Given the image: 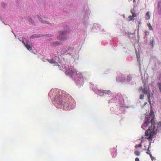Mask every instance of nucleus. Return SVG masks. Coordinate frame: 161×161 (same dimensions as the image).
I'll list each match as a JSON object with an SVG mask.
<instances>
[{"label": "nucleus", "mask_w": 161, "mask_h": 161, "mask_svg": "<svg viewBox=\"0 0 161 161\" xmlns=\"http://www.w3.org/2000/svg\"><path fill=\"white\" fill-rule=\"evenodd\" d=\"M55 100L58 108L69 110L74 108L75 103L74 100L70 97H63L61 95L56 96Z\"/></svg>", "instance_id": "nucleus-1"}, {"label": "nucleus", "mask_w": 161, "mask_h": 161, "mask_svg": "<svg viewBox=\"0 0 161 161\" xmlns=\"http://www.w3.org/2000/svg\"><path fill=\"white\" fill-rule=\"evenodd\" d=\"M155 118L152 115H150L147 117V120L144 122L141 127L143 129H146V127L149 124L151 123L152 126L150 127L145 132V135L147 136L145 138L147 139L149 141H151L152 140L153 136L157 134V129L154 126Z\"/></svg>", "instance_id": "nucleus-2"}, {"label": "nucleus", "mask_w": 161, "mask_h": 161, "mask_svg": "<svg viewBox=\"0 0 161 161\" xmlns=\"http://www.w3.org/2000/svg\"><path fill=\"white\" fill-rule=\"evenodd\" d=\"M68 32V31H60L58 36H57V39L60 41H64L67 38V34Z\"/></svg>", "instance_id": "nucleus-3"}, {"label": "nucleus", "mask_w": 161, "mask_h": 161, "mask_svg": "<svg viewBox=\"0 0 161 161\" xmlns=\"http://www.w3.org/2000/svg\"><path fill=\"white\" fill-rule=\"evenodd\" d=\"M77 72L76 70L74 69L72 67H70L69 69L66 70L65 73L67 75H69L72 77L74 75H78Z\"/></svg>", "instance_id": "nucleus-4"}, {"label": "nucleus", "mask_w": 161, "mask_h": 161, "mask_svg": "<svg viewBox=\"0 0 161 161\" xmlns=\"http://www.w3.org/2000/svg\"><path fill=\"white\" fill-rule=\"evenodd\" d=\"M130 12L131 13L132 15H130L128 17L127 19L129 21H132L133 20V19L134 17H136V14L135 13V9H131L130 10Z\"/></svg>", "instance_id": "nucleus-5"}, {"label": "nucleus", "mask_w": 161, "mask_h": 161, "mask_svg": "<svg viewBox=\"0 0 161 161\" xmlns=\"http://www.w3.org/2000/svg\"><path fill=\"white\" fill-rule=\"evenodd\" d=\"M145 83L144 84V88H142V87L141 86L140 87L139 89V91H141V90L142 91V93H144V94H147L148 92H147L148 91V89L145 86Z\"/></svg>", "instance_id": "nucleus-6"}, {"label": "nucleus", "mask_w": 161, "mask_h": 161, "mask_svg": "<svg viewBox=\"0 0 161 161\" xmlns=\"http://www.w3.org/2000/svg\"><path fill=\"white\" fill-rule=\"evenodd\" d=\"M37 16H38V18L39 20L43 24H50V23H49L48 22H47L46 21H43L42 20V18L41 17H40L38 15H37Z\"/></svg>", "instance_id": "nucleus-7"}, {"label": "nucleus", "mask_w": 161, "mask_h": 161, "mask_svg": "<svg viewBox=\"0 0 161 161\" xmlns=\"http://www.w3.org/2000/svg\"><path fill=\"white\" fill-rule=\"evenodd\" d=\"M158 14L160 15L161 14V3L158 2Z\"/></svg>", "instance_id": "nucleus-8"}, {"label": "nucleus", "mask_w": 161, "mask_h": 161, "mask_svg": "<svg viewBox=\"0 0 161 161\" xmlns=\"http://www.w3.org/2000/svg\"><path fill=\"white\" fill-rule=\"evenodd\" d=\"M150 18V12L149 11L147 12L145 16V19L146 20H147L149 19Z\"/></svg>", "instance_id": "nucleus-9"}, {"label": "nucleus", "mask_w": 161, "mask_h": 161, "mask_svg": "<svg viewBox=\"0 0 161 161\" xmlns=\"http://www.w3.org/2000/svg\"><path fill=\"white\" fill-rule=\"evenodd\" d=\"M61 44L60 42L55 41L52 43V45L53 46H56L60 45Z\"/></svg>", "instance_id": "nucleus-10"}, {"label": "nucleus", "mask_w": 161, "mask_h": 161, "mask_svg": "<svg viewBox=\"0 0 161 161\" xmlns=\"http://www.w3.org/2000/svg\"><path fill=\"white\" fill-rule=\"evenodd\" d=\"M25 46L26 47L27 49L29 51L32 50V47L30 46V45L28 44L27 42V44L25 45Z\"/></svg>", "instance_id": "nucleus-11"}, {"label": "nucleus", "mask_w": 161, "mask_h": 161, "mask_svg": "<svg viewBox=\"0 0 161 161\" xmlns=\"http://www.w3.org/2000/svg\"><path fill=\"white\" fill-rule=\"evenodd\" d=\"M41 36L40 35L35 34L31 36V38L34 39L40 37Z\"/></svg>", "instance_id": "nucleus-12"}, {"label": "nucleus", "mask_w": 161, "mask_h": 161, "mask_svg": "<svg viewBox=\"0 0 161 161\" xmlns=\"http://www.w3.org/2000/svg\"><path fill=\"white\" fill-rule=\"evenodd\" d=\"M48 61L51 64H57V63L54 61L53 59H48Z\"/></svg>", "instance_id": "nucleus-13"}, {"label": "nucleus", "mask_w": 161, "mask_h": 161, "mask_svg": "<svg viewBox=\"0 0 161 161\" xmlns=\"http://www.w3.org/2000/svg\"><path fill=\"white\" fill-rule=\"evenodd\" d=\"M147 94L148 102L150 104H151V101L150 99V93L149 92L148 93H147Z\"/></svg>", "instance_id": "nucleus-14"}, {"label": "nucleus", "mask_w": 161, "mask_h": 161, "mask_svg": "<svg viewBox=\"0 0 161 161\" xmlns=\"http://www.w3.org/2000/svg\"><path fill=\"white\" fill-rule=\"evenodd\" d=\"M132 80V77L130 75H128L127 76V81L129 82Z\"/></svg>", "instance_id": "nucleus-15"}, {"label": "nucleus", "mask_w": 161, "mask_h": 161, "mask_svg": "<svg viewBox=\"0 0 161 161\" xmlns=\"http://www.w3.org/2000/svg\"><path fill=\"white\" fill-rule=\"evenodd\" d=\"M147 25L149 28V30H151L152 31H153V29L150 23L147 24Z\"/></svg>", "instance_id": "nucleus-16"}, {"label": "nucleus", "mask_w": 161, "mask_h": 161, "mask_svg": "<svg viewBox=\"0 0 161 161\" xmlns=\"http://www.w3.org/2000/svg\"><path fill=\"white\" fill-rule=\"evenodd\" d=\"M151 144H150L148 146V147L147 148V151L146 152V153L147 154H151V153L150 152V150H149V147Z\"/></svg>", "instance_id": "nucleus-17"}, {"label": "nucleus", "mask_w": 161, "mask_h": 161, "mask_svg": "<svg viewBox=\"0 0 161 161\" xmlns=\"http://www.w3.org/2000/svg\"><path fill=\"white\" fill-rule=\"evenodd\" d=\"M135 154L136 155L138 156L140 154V153L139 151H136L134 152Z\"/></svg>", "instance_id": "nucleus-18"}, {"label": "nucleus", "mask_w": 161, "mask_h": 161, "mask_svg": "<svg viewBox=\"0 0 161 161\" xmlns=\"http://www.w3.org/2000/svg\"><path fill=\"white\" fill-rule=\"evenodd\" d=\"M154 42V39H152L150 42V44L152 45V47H153V43Z\"/></svg>", "instance_id": "nucleus-19"}, {"label": "nucleus", "mask_w": 161, "mask_h": 161, "mask_svg": "<svg viewBox=\"0 0 161 161\" xmlns=\"http://www.w3.org/2000/svg\"><path fill=\"white\" fill-rule=\"evenodd\" d=\"M28 20L29 22L31 23L32 24H33L34 23L32 19L31 18H29L28 19Z\"/></svg>", "instance_id": "nucleus-20"}, {"label": "nucleus", "mask_w": 161, "mask_h": 161, "mask_svg": "<svg viewBox=\"0 0 161 161\" xmlns=\"http://www.w3.org/2000/svg\"><path fill=\"white\" fill-rule=\"evenodd\" d=\"M142 145L141 144H139L138 145H136V146H135V148H137L138 147H142Z\"/></svg>", "instance_id": "nucleus-21"}, {"label": "nucleus", "mask_w": 161, "mask_h": 161, "mask_svg": "<svg viewBox=\"0 0 161 161\" xmlns=\"http://www.w3.org/2000/svg\"><path fill=\"white\" fill-rule=\"evenodd\" d=\"M144 95L142 94L141 95L140 97V99H143L144 98Z\"/></svg>", "instance_id": "nucleus-22"}, {"label": "nucleus", "mask_w": 161, "mask_h": 161, "mask_svg": "<svg viewBox=\"0 0 161 161\" xmlns=\"http://www.w3.org/2000/svg\"><path fill=\"white\" fill-rule=\"evenodd\" d=\"M158 87L160 91L161 92V83H159L158 84Z\"/></svg>", "instance_id": "nucleus-23"}, {"label": "nucleus", "mask_w": 161, "mask_h": 161, "mask_svg": "<svg viewBox=\"0 0 161 161\" xmlns=\"http://www.w3.org/2000/svg\"><path fill=\"white\" fill-rule=\"evenodd\" d=\"M150 156L151 158V159L153 161L154 159V158L153 157L151 154H150Z\"/></svg>", "instance_id": "nucleus-24"}, {"label": "nucleus", "mask_w": 161, "mask_h": 161, "mask_svg": "<svg viewBox=\"0 0 161 161\" xmlns=\"http://www.w3.org/2000/svg\"><path fill=\"white\" fill-rule=\"evenodd\" d=\"M145 34H146V35H148V34H149V32L148 31H145Z\"/></svg>", "instance_id": "nucleus-25"}, {"label": "nucleus", "mask_w": 161, "mask_h": 161, "mask_svg": "<svg viewBox=\"0 0 161 161\" xmlns=\"http://www.w3.org/2000/svg\"><path fill=\"white\" fill-rule=\"evenodd\" d=\"M22 42L23 43V44L25 46V45H26L27 44V42L26 43L23 40H22Z\"/></svg>", "instance_id": "nucleus-26"}, {"label": "nucleus", "mask_w": 161, "mask_h": 161, "mask_svg": "<svg viewBox=\"0 0 161 161\" xmlns=\"http://www.w3.org/2000/svg\"><path fill=\"white\" fill-rule=\"evenodd\" d=\"M135 161H139V159L138 158H136L135 159Z\"/></svg>", "instance_id": "nucleus-27"}, {"label": "nucleus", "mask_w": 161, "mask_h": 161, "mask_svg": "<svg viewBox=\"0 0 161 161\" xmlns=\"http://www.w3.org/2000/svg\"><path fill=\"white\" fill-rule=\"evenodd\" d=\"M100 92H102V93H104V91L103 90H100L99 91Z\"/></svg>", "instance_id": "nucleus-28"}, {"label": "nucleus", "mask_w": 161, "mask_h": 161, "mask_svg": "<svg viewBox=\"0 0 161 161\" xmlns=\"http://www.w3.org/2000/svg\"><path fill=\"white\" fill-rule=\"evenodd\" d=\"M58 67L60 69L61 67V66L60 65H58Z\"/></svg>", "instance_id": "nucleus-29"}, {"label": "nucleus", "mask_w": 161, "mask_h": 161, "mask_svg": "<svg viewBox=\"0 0 161 161\" xmlns=\"http://www.w3.org/2000/svg\"><path fill=\"white\" fill-rule=\"evenodd\" d=\"M158 125H161V122H159V123H158Z\"/></svg>", "instance_id": "nucleus-30"}, {"label": "nucleus", "mask_w": 161, "mask_h": 161, "mask_svg": "<svg viewBox=\"0 0 161 161\" xmlns=\"http://www.w3.org/2000/svg\"><path fill=\"white\" fill-rule=\"evenodd\" d=\"M119 77H117V80H118L119 78Z\"/></svg>", "instance_id": "nucleus-31"}, {"label": "nucleus", "mask_w": 161, "mask_h": 161, "mask_svg": "<svg viewBox=\"0 0 161 161\" xmlns=\"http://www.w3.org/2000/svg\"><path fill=\"white\" fill-rule=\"evenodd\" d=\"M116 154H117L116 153H115V156L114 157H115L116 156Z\"/></svg>", "instance_id": "nucleus-32"}, {"label": "nucleus", "mask_w": 161, "mask_h": 161, "mask_svg": "<svg viewBox=\"0 0 161 161\" xmlns=\"http://www.w3.org/2000/svg\"><path fill=\"white\" fill-rule=\"evenodd\" d=\"M144 147H145V148H146V146H144Z\"/></svg>", "instance_id": "nucleus-33"}, {"label": "nucleus", "mask_w": 161, "mask_h": 161, "mask_svg": "<svg viewBox=\"0 0 161 161\" xmlns=\"http://www.w3.org/2000/svg\"><path fill=\"white\" fill-rule=\"evenodd\" d=\"M142 138L143 139V137H142Z\"/></svg>", "instance_id": "nucleus-34"}, {"label": "nucleus", "mask_w": 161, "mask_h": 161, "mask_svg": "<svg viewBox=\"0 0 161 161\" xmlns=\"http://www.w3.org/2000/svg\"><path fill=\"white\" fill-rule=\"evenodd\" d=\"M146 103H145V104H146Z\"/></svg>", "instance_id": "nucleus-35"}, {"label": "nucleus", "mask_w": 161, "mask_h": 161, "mask_svg": "<svg viewBox=\"0 0 161 161\" xmlns=\"http://www.w3.org/2000/svg\"><path fill=\"white\" fill-rule=\"evenodd\" d=\"M146 103H145V104H146Z\"/></svg>", "instance_id": "nucleus-36"}]
</instances>
